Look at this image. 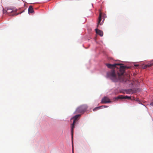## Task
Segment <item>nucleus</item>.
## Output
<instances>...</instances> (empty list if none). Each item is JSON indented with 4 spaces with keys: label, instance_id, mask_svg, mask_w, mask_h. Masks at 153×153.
<instances>
[{
    "label": "nucleus",
    "instance_id": "obj_1",
    "mask_svg": "<svg viewBox=\"0 0 153 153\" xmlns=\"http://www.w3.org/2000/svg\"><path fill=\"white\" fill-rule=\"evenodd\" d=\"M106 65L108 68L112 69L107 73V76L113 82H117L119 80L124 82H127L128 79L125 77L123 74L125 70L129 68V67L121 65L120 64H106Z\"/></svg>",
    "mask_w": 153,
    "mask_h": 153
},
{
    "label": "nucleus",
    "instance_id": "obj_2",
    "mask_svg": "<svg viewBox=\"0 0 153 153\" xmlns=\"http://www.w3.org/2000/svg\"><path fill=\"white\" fill-rule=\"evenodd\" d=\"M81 116V114H77L73 117L71 119V120H73V123L71 124V134L72 139H73V129L74 128V125L76 122L78 121L79 118Z\"/></svg>",
    "mask_w": 153,
    "mask_h": 153
},
{
    "label": "nucleus",
    "instance_id": "obj_3",
    "mask_svg": "<svg viewBox=\"0 0 153 153\" xmlns=\"http://www.w3.org/2000/svg\"><path fill=\"white\" fill-rule=\"evenodd\" d=\"M87 106L86 105H83L79 107L76 110V114L83 113L87 108Z\"/></svg>",
    "mask_w": 153,
    "mask_h": 153
},
{
    "label": "nucleus",
    "instance_id": "obj_4",
    "mask_svg": "<svg viewBox=\"0 0 153 153\" xmlns=\"http://www.w3.org/2000/svg\"><path fill=\"white\" fill-rule=\"evenodd\" d=\"M111 102L109 98L107 97H103L101 100L102 103H110Z\"/></svg>",
    "mask_w": 153,
    "mask_h": 153
},
{
    "label": "nucleus",
    "instance_id": "obj_5",
    "mask_svg": "<svg viewBox=\"0 0 153 153\" xmlns=\"http://www.w3.org/2000/svg\"><path fill=\"white\" fill-rule=\"evenodd\" d=\"M105 14H104L103 16L102 15V13L101 12H100L99 14V16L98 18V21L97 23V27H98L99 25H102V23H103V22L104 21V19H103V20L101 23H100V22L101 20L104 17V16Z\"/></svg>",
    "mask_w": 153,
    "mask_h": 153
},
{
    "label": "nucleus",
    "instance_id": "obj_6",
    "mask_svg": "<svg viewBox=\"0 0 153 153\" xmlns=\"http://www.w3.org/2000/svg\"><path fill=\"white\" fill-rule=\"evenodd\" d=\"M95 30L96 33L99 35L100 36H103V34L102 31L97 29H96Z\"/></svg>",
    "mask_w": 153,
    "mask_h": 153
},
{
    "label": "nucleus",
    "instance_id": "obj_7",
    "mask_svg": "<svg viewBox=\"0 0 153 153\" xmlns=\"http://www.w3.org/2000/svg\"><path fill=\"white\" fill-rule=\"evenodd\" d=\"M118 99H130V100L131 99V97H128L127 96H120L118 97Z\"/></svg>",
    "mask_w": 153,
    "mask_h": 153
},
{
    "label": "nucleus",
    "instance_id": "obj_8",
    "mask_svg": "<svg viewBox=\"0 0 153 153\" xmlns=\"http://www.w3.org/2000/svg\"><path fill=\"white\" fill-rule=\"evenodd\" d=\"M28 12L29 13H32L34 12L33 8L32 6L29 7L28 9Z\"/></svg>",
    "mask_w": 153,
    "mask_h": 153
},
{
    "label": "nucleus",
    "instance_id": "obj_9",
    "mask_svg": "<svg viewBox=\"0 0 153 153\" xmlns=\"http://www.w3.org/2000/svg\"><path fill=\"white\" fill-rule=\"evenodd\" d=\"M13 11V10L11 9H8L6 11V12L7 13H12Z\"/></svg>",
    "mask_w": 153,
    "mask_h": 153
},
{
    "label": "nucleus",
    "instance_id": "obj_10",
    "mask_svg": "<svg viewBox=\"0 0 153 153\" xmlns=\"http://www.w3.org/2000/svg\"><path fill=\"white\" fill-rule=\"evenodd\" d=\"M126 93L127 94H130L132 92V90L131 89L126 90Z\"/></svg>",
    "mask_w": 153,
    "mask_h": 153
},
{
    "label": "nucleus",
    "instance_id": "obj_11",
    "mask_svg": "<svg viewBox=\"0 0 153 153\" xmlns=\"http://www.w3.org/2000/svg\"><path fill=\"white\" fill-rule=\"evenodd\" d=\"M100 109V107H96L95 108H94V109H93V111H95L98 109Z\"/></svg>",
    "mask_w": 153,
    "mask_h": 153
},
{
    "label": "nucleus",
    "instance_id": "obj_12",
    "mask_svg": "<svg viewBox=\"0 0 153 153\" xmlns=\"http://www.w3.org/2000/svg\"><path fill=\"white\" fill-rule=\"evenodd\" d=\"M147 66V67H151L153 65L152 64H148L146 65Z\"/></svg>",
    "mask_w": 153,
    "mask_h": 153
},
{
    "label": "nucleus",
    "instance_id": "obj_13",
    "mask_svg": "<svg viewBox=\"0 0 153 153\" xmlns=\"http://www.w3.org/2000/svg\"><path fill=\"white\" fill-rule=\"evenodd\" d=\"M100 108H107V107H108V106H106V105H102V106H100Z\"/></svg>",
    "mask_w": 153,
    "mask_h": 153
},
{
    "label": "nucleus",
    "instance_id": "obj_14",
    "mask_svg": "<svg viewBox=\"0 0 153 153\" xmlns=\"http://www.w3.org/2000/svg\"><path fill=\"white\" fill-rule=\"evenodd\" d=\"M147 68V66L146 65H144V66H143V69H145L146 68Z\"/></svg>",
    "mask_w": 153,
    "mask_h": 153
},
{
    "label": "nucleus",
    "instance_id": "obj_15",
    "mask_svg": "<svg viewBox=\"0 0 153 153\" xmlns=\"http://www.w3.org/2000/svg\"><path fill=\"white\" fill-rule=\"evenodd\" d=\"M150 105H151L152 106L153 105V102L151 103Z\"/></svg>",
    "mask_w": 153,
    "mask_h": 153
},
{
    "label": "nucleus",
    "instance_id": "obj_16",
    "mask_svg": "<svg viewBox=\"0 0 153 153\" xmlns=\"http://www.w3.org/2000/svg\"><path fill=\"white\" fill-rule=\"evenodd\" d=\"M72 147H73V143H72Z\"/></svg>",
    "mask_w": 153,
    "mask_h": 153
},
{
    "label": "nucleus",
    "instance_id": "obj_17",
    "mask_svg": "<svg viewBox=\"0 0 153 153\" xmlns=\"http://www.w3.org/2000/svg\"><path fill=\"white\" fill-rule=\"evenodd\" d=\"M134 66H138V65H134Z\"/></svg>",
    "mask_w": 153,
    "mask_h": 153
},
{
    "label": "nucleus",
    "instance_id": "obj_18",
    "mask_svg": "<svg viewBox=\"0 0 153 153\" xmlns=\"http://www.w3.org/2000/svg\"><path fill=\"white\" fill-rule=\"evenodd\" d=\"M136 100L137 101H138V99H137Z\"/></svg>",
    "mask_w": 153,
    "mask_h": 153
},
{
    "label": "nucleus",
    "instance_id": "obj_19",
    "mask_svg": "<svg viewBox=\"0 0 153 153\" xmlns=\"http://www.w3.org/2000/svg\"><path fill=\"white\" fill-rule=\"evenodd\" d=\"M4 13H5V11H4Z\"/></svg>",
    "mask_w": 153,
    "mask_h": 153
},
{
    "label": "nucleus",
    "instance_id": "obj_20",
    "mask_svg": "<svg viewBox=\"0 0 153 153\" xmlns=\"http://www.w3.org/2000/svg\"><path fill=\"white\" fill-rule=\"evenodd\" d=\"M19 14V13L17 14H16V15H18V14Z\"/></svg>",
    "mask_w": 153,
    "mask_h": 153
},
{
    "label": "nucleus",
    "instance_id": "obj_21",
    "mask_svg": "<svg viewBox=\"0 0 153 153\" xmlns=\"http://www.w3.org/2000/svg\"><path fill=\"white\" fill-rule=\"evenodd\" d=\"M152 99H153V96Z\"/></svg>",
    "mask_w": 153,
    "mask_h": 153
}]
</instances>
